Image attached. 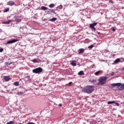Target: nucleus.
Returning <instances> with one entry per match:
<instances>
[{
  "label": "nucleus",
  "mask_w": 124,
  "mask_h": 124,
  "mask_svg": "<svg viewBox=\"0 0 124 124\" xmlns=\"http://www.w3.org/2000/svg\"><path fill=\"white\" fill-rule=\"evenodd\" d=\"M94 87V86L93 85H88L84 87L82 89V91L83 92V93H88L89 94H90L94 91V89H93Z\"/></svg>",
  "instance_id": "1"
},
{
  "label": "nucleus",
  "mask_w": 124,
  "mask_h": 124,
  "mask_svg": "<svg viewBox=\"0 0 124 124\" xmlns=\"http://www.w3.org/2000/svg\"><path fill=\"white\" fill-rule=\"evenodd\" d=\"M107 80V78L105 77H101L98 79V86H102L105 84H106V80Z\"/></svg>",
  "instance_id": "2"
},
{
  "label": "nucleus",
  "mask_w": 124,
  "mask_h": 124,
  "mask_svg": "<svg viewBox=\"0 0 124 124\" xmlns=\"http://www.w3.org/2000/svg\"><path fill=\"white\" fill-rule=\"evenodd\" d=\"M43 71V69L40 67L36 68V69L32 70L33 73H35L36 74H39Z\"/></svg>",
  "instance_id": "3"
},
{
  "label": "nucleus",
  "mask_w": 124,
  "mask_h": 124,
  "mask_svg": "<svg viewBox=\"0 0 124 124\" xmlns=\"http://www.w3.org/2000/svg\"><path fill=\"white\" fill-rule=\"evenodd\" d=\"M97 24V22H94L93 23L91 24L90 25V28H91V30L92 31H95V28H94V26H96Z\"/></svg>",
  "instance_id": "4"
},
{
  "label": "nucleus",
  "mask_w": 124,
  "mask_h": 124,
  "mask_svg": "<svg viewBox=\"0 0 124 124\" xmlns=\"http://www.w3.org/2000/svg\"><path fill=\"white\" fill-rule=\"evenodd\" d=\"M119 84L117 86L118 87L119 90L120 91H123V90H124V84H122L121 83H118Z\"/></svg>",
  "instance_id": "5"
},
{
  "label": "nucleus",
  "mask_w": 124,
  "mask_h": 124,
  "mask_svg": "<svg viewBox=\"0 0 124 124\" xmlns=\"http://www.w3.org/2000/svg\"><path fill=\"white\" fill-rule=\"evenodd\" d=\"M17 41H19V40L14 39V40H10L7 42L6 44H12V43H15V42H17Z\"/></svg>",
  "instance_id": "6"
},
{
  "label": "nucleus",
  "mask_w": 124,
  "mask_h": 124,
  "mask_svg": "<svg viewBox=\"0 0 124 124\" xmlns=\"http://www.w3.org/2000/svg\"><path fill=\"white\" fill-rule=\"evenodd\" d=\"M52 13H53V14H56V12H55V10H54L53 9H48V11H47V14H52Z\"/></svg>",
  "instance_id": "7"
},
{
  "label": "nucleus",
  "mask_w": 124,
  "mask_h": 124,
  "mask_svg": "<svg viewBox=\"0 0 124 124\" xmlns=\"http://www.w3.org/2000/svg\"><path fill=\"white\" fill-rule=\"evenodd\" d=\"M16 22H21L22 21V17L21 16H16Z\"/></svg>",
  "instance_id": "8"
},
{
  "label": "nucleus",
  "mask_w": 124,
  "mask_h": 124,
  "mask_svg": "<svg viewBox=\"0 0 124 124\" xmlns=\"http://www.w3.org/2000/svg\"><path fill=\"white\" fill-rule=\"evenodd\" d=\"M85 52V49L80 48L78 49V54H83Z\"/></svg>",
  "instance_id": "9"
},
{
  "label": "nucleus",
  "mask_w": 124,
  "mask_h": 124,
  "mask_svg": "<svg viewBox=\"0 0 124 124\" xmlns=\"http://www.w3.org/2000/svg\"><path fill=\"white\" fill-rule=\"evenodd\" d=\"M118 85H119V83H113L111 84V89H114V88H115V87H117V86H118Z\"/></svg>",
  "instance_id": "10"
},
{
  "label": "nucleus",
  "mask_w": 124,
  "mask_h": 124,
  "mask_svg": "<svg viewBox=\"0 0 124 124\" xmlns=\"http://www.w3.org/2000/svg\"><path fill=\"white\" fill-rule=\"evenodd\" d=\"M10 79V78L9 77V76H6V77H4V79L5 80V82H8Z\"/></svg>",
  "instance_id": "11"
},
{
  "label": "nucleus",
  "mask_w": 124,
  "mask_h": 124,
  "mask_svg": "<svg viewBox=\"0 0 124 124\" xmlns=\"http://www.w3.org/2000/svg\"><path fill=\"white\" fill-rule=\"evenodd\" d=\"M8 5H10L11 6H13V5H15V2L12 1H9L8 2Z\"/></svg>",
  "instance_id": "12"
},
{
  "label": "nucleus",
  "mask_w": 124,
  "mask_h": 124,
  "mask_svg": "<svg viewBox=\"0 0 124 124\" xmlns=\"http://www.w3.org/2000/svg\"><path fill=\"white\" fill-rule=\"evenodd\" d=\"M48 21H49L50 22H55V21H57V18L53 17L52 18L48 19Z\"/></svg>",
  "instance_id": "13"
},
{
  "label": "nucleus",
  "mask_w": 124,
  "mask_h": 124,
  "mask_svg": "<svg viewBox=\"0 0 124 124\" xmlns=\"http://www.w3.org/2000/svg\"><path fill=\"white\" fill-rule=\"evenodd\" d=\"M119 62H121V59L120 58L116 59L114 61V63H119Z\"/></svg>",
  "instance_id": "14"
},
{
  "label": "nucleus",
  "mask_w": 124,
  "mask_h": 124,
  "mask_svg": "<svg viewBox=\"0 0 124 124\" xmlns=\"http://www.w3.org/2000/svg\"><path fill=\"white\" fill-rule=\"evenodd\" d=\"M41 9H42V10H49V9L48 8H47L46 6H43L41 7Z\"/></svg>",
  "instance_id": "15"
},
{
  "label": "nucleus",
  "mask_w": 124,
  "mask_h": 124,
  "mask_svg": "<svg viewBox=\"0 0 124 124\" xmlns=\"http://www.w3.org/2000/svg\"><path fill=\"white\" fill-rule=\"evenodd\" d=\"M71 64L73 66H76V62H75V61H72V62L71 63Z\"/></svg>",
  "instance_id": "16"
},
{
  "label": "nucleus",
  "mask_w": 124,
  "mask_h": 124,
  "mask_svg": "<svg viewBox=\"0 0 124 124\" xmlns=\"http://www.w3.org/2000/svg\"><path fill=\"white\" fill-rule=\"evenodd\" d=\"M11 20H9L8 21H6L4 23V24L6 25H9L10 24L11 22H12Z\"/></svg>",
  "instance_id": "17"
},
{
  "label": "nucleus",
  "mask_w": 124,
  "mask_h": 124,
  "mask_svg": "<svg viewBox=\"0 0 124 124\" xmlns=\"http://www.w3.org/2000/svg\"><path fill=\"white\" fill-rule=\"evenodd\" d=\"M55 4L51 3L50 5H49V7H50V8H53V7H55Z\"/></svg>",
  "instance_id": "18"
},
{
  "label": "nucleus",
  "mask_w": 124,
  "mask_h": 124,
  "mask_svg": "<svg viewBox=\"0 0 124 124\" xmlns=\"http://www.w3.org/2000/svg\"><path fill=\"white\" fill-rule=\"evenodd\" d=\"M16 94H17V95H22L24 94V93H23L22 92H17L16 93Z\"/></svg>",
  "instance_id": "19"
},
{
  "label": "nucleus",
  "mask_w": 124,
  "mask_h": 124,
  "mask_svg": "<svg viewBox=\"0 0 124 124\" xmlns=\"http://www.w3.org/2000/svg\"><path fill=\"white\" fill-rule=\"evenodd\" d=\"M78 74L79 76H82V75H84V72H83V71H80V72H79L78 73Z\"/></svg>",
  "instance_id": "20"
},
{
  "label": "nucleus",
  "mask_w": 124,
  "mask_h": 124,
  "mask_svg": "<svg viewBox=\"0 0 124 124\" xmlns=\"http://www.w3.org/2000/svg\"><path fill=\"white\" fill-rule=\"evenodd\" d=\"M89 82H91V83H96V80L95 79H91Z\"/></svg>",
  "instance_id": "21"
},
{
  "label": "nucleus",
  "mask_w": 124,
  "mask_h": 124,
  "mask_svg": "<svg viewBox=\"0 0 124 124\" xmlns=\"http://www.w3.org/2000/svg\"><path fill=\"white\" fill-rule=\"evenodd\" d=\"M14 85H15V86H19V82L16 81V82H14Z\"/></svg>",
  "instance_id": "22"
},
{
  "label": "nucleus",
  "mask_w": 124,
  "mask_h": 124,
  "mask_svg": "<svg viewBox=\"0 0 124 124\" xmlns=\"http://www.w3.org/2000/svg\"><path fill=\"white\" fill-rule=\"evenodd\" d=\"M115 103V102L114 101H108V104H113Z\"/></svg>",
  "instance_id": "23"
},
{
  "label": "nucleus",
  "mask_w": 124,
  "mask_h": 124,
  "mask_svg": "<svg viewBox=\"0 0 124 124\" xmlns=\"http://www.w3.org/2000/svg\"><path fill=\"white\" fill-rule=\"evenodd\" d=\"M93 45H91L88 46V49H93Z\"/></svg>",
  "instance_id": "24"
},
{
  "label": "nucleus",
  "mask_w": 124,
  "mask_h": 124,
  "mask_svg": "<svg viewBox=\"0 0 124 124\" xmlns=\"http://www.w3.org/2000/svg\"><path fill=\"white\" fill-rule=\"evenodd\" d=\"M14 124V121H10L9 122L7 123L6 124Z\"/></svg>",
  "instance_id": "25"
},
{
  "label": "nucleus",
  "mask_w": 124,
  "mask_h": 124,
  "mask_svg": "<svg viewBox=\"0 0 124 124\" xmlns=\"http://www.w3.org/2000/svg\"><path fill=\"white\" fill-rule=\"evenodd\" d=\"M99 73H100V71H98L94 73V74H95V75L97 76V75H98V74H99Z\"/></svg>",
  "instance_id": "26"
},
{
  "label": "nucleus",
  "mask_w": 124,
  "mask_h": 124,
  "mask_svg": "<svg viewBox=\"0 0 124 124\" xmlns=\"http://www.w3.org/2000/svg\"><path fill=\"white\" fill-rule=\"evenodd\" d=\"M8 11H9V8H8L7 9L4 10V12L6 13V12H8Z\"/></svg>",
  "instance_id": "27"
},
{
  "label": "nucleus",
  "mask_w": 124,
  "mask_h": 124,
  "mask_svg": "<svg viewBox=\"0 0 124 124\" xmlns=\"http://www.w3.org/2000/svg\"><path fill=\"white\" fill-rule=\"evenodd\" d=\"M32 62H37V60L36 59H33V60H32Z\"/></svg>",
  "instance_id": "28"
},
{
  "label": "nucleus",
  "mask_w": 124,
  "mask_h": 124,
  "mask_svg": "<svg viewBox=\"0 0 124 124\" xmlns=\"http://www.w3.org/2000/svg\"><path fill=\"white\" fill-rule=\"evenodd\" d=\"M1 52H3V48H0V53H1Z\"/></svg>",
  "instance_id": "29"
},
{
  "label": "nucleus",
  "mask_w": 124,
  "mask_h": 124,
  "mask_svg": "<svg viewBox=\"0 0 124 124\" xmlns=\"http://www.w3.org/2000/svg\"><path fill=\"white\" fill-rule=\"evenodd\" d=\"M5 65H9V63L8 62H5Z\"/></svg>",
  "instance_id": "30"
},
{
  "label": "nucleus",
  "mask_w": 124,
  "mask_h": 124,
  "mask_svg": "<svg viewBox=\"0 0 124 124\" xmlns=\"http://www.w3.org/2000/svg\"><path fill=\"white\" fill-rule=\"evenodd\" d=\"M115 104L116 105V106H120V104H119V103H115Z\"/></svg>",
  "instance_id": "31"
},
{
  "label": "nucleus",
  "mask_w": 124,
  "mask_h": 124,
  "mask_svg": "<svg viewBox=\"0 0 124 124\" xmlns=\"http://www.w3.org/2000/svg\"><path fill=\"white\" fill-rule=\"evenodd\" d=\"M26 78H27V79H30V78H31V77H30V76H27L26 77Z\"/></svg>",
  "instance_id": "32"
},
{
  "label": "nucleus",
  "mask_w": 124,
  "mask_h": 124,
  "mask_svg": "<svg viewBox=\"0 0 124 124\" xmlns=\"http://www.w3.org/2000/svg\"><path fill=\"white\" fill-rule=\"evenodd\" d=\"M113 75H114V72L111 73V76H113Z\"/></svg>",
  "instance_id": "33"
},
{
  "label": "nucleus",
  "mask_w": 124,
  "mask_h": 124,
  "mask_svg": "<svg viewBox=\"0 0 124 124\" xmlns=\"http://www.w3.org/2000/svg\"><path fill=\"white\" fill-rule=\"evenodd\" d=\"M112 31H116V30H115V29H114V28H112Z\"/></svg>",
  "instance_id": "34"
},
{
  "label": "nucleus",
  "mask_w": 124,
  "mask_h": 124,
  "mask_svg": "<svg viewBox=\"0 0 124 124\" xmlns=\"http://www.w3.org/2000/svg\"><path fill=\"white\" fill-rule=\"evenodd\" d=\"M59 106L62 107V104H60L59 105Z\"/></svg>",
  "instance_id": "35"
},
{
  "label": "nucleus",
  "mask_w": 124,
  "mask_h": 124,
  "mask_svg": "<svg viewBox=\"0 0 124 124\" xmlns=\"http://www.w3.org/2000/svg\"><path fill=\"white\" fill-rule=\"evenodd\" d=\"M109 2H111V3H113V1H112L111 0H110L109 1Z\"/></svg>",
  "instance_id": "36"
},
{
  "label": "nucleus",
  "mask_w": 124,
  "mask_h": 124,
  "mask_svg": "<svg viewBox=\"0 0 124 124\" xmlns=\"http://www.w3.org/2000/svg\"><path fill=\"white\" fill-rule=\"evenodd\" d=\"M10 64H12V62H10V63H9V65H10Z\"/></svg>",
  "instance_id": "37"
},
{
  "label": "nucleus",
  "mask_w": 124,
  "mask_h": 124,
  "mask_svg": "<svg viewBox=\"0 0 124 124\" xmlns=\"http://www.w3.org/2000/svg\"><path fill=\"white\" fill-rule=\"evenodd\" d=\"M60 7H61V8H62V6H60Z\"/></svg>",
  "instance_id": "38"
},
{
  "label": "nucleus",
  "mask_w": 124,
  "mask_h": 124,
  "mask_svg": "<svg viewBox=\"0 0 124 124\" xmlns=\"http://www.w3.org/2000/svg\"><path fill=\"white\" fill-rule=\"evenodd\" d=\"M72 82H70L69 83V84H71Z\"/></svg>",
  "instance_id": "39"
},
{
  "label": "nucleus",
  "mask_w": 124,
  "mask_h": 124,
  "mask_svg": "<svg viewBox=\"0 0 124 124\" xmlns=\"http://www.w3.org/2000/svg\"><path fill=\"white\" fill-rule=\"evenodd\" d=\"M124 98V97H123Z\"/></svg>",
  "instance_id": "40"
}]
</instances>
